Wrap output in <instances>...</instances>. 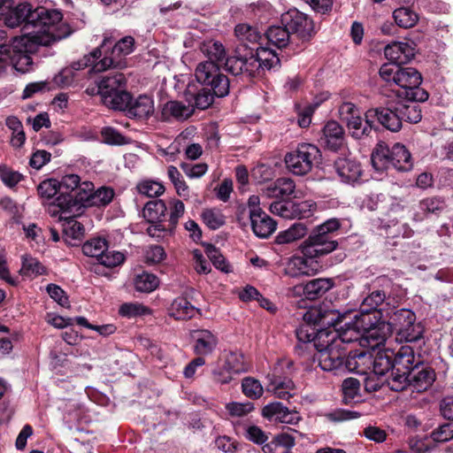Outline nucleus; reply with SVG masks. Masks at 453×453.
Segmentation results:
<instances>
[{
	"label": "nucleus",
	"instance_id": "41",
	"mask_svg": "<svg viewBox=\"0 0 453 453\" xmlns=\"http://www.w3.org/2000/svg\"><path fill=\"white\" fill-rule=\"evenodd\" d=\"M434 370H410L411 386L417 391L426 390L434 380Z\"/></svg>",
	"mask_w": 453,
	"mask_h": 453
},
{
	"label": "nucleus",
	"instance_id": "5",
	"mask_svg": "<svg viewBox=\"0 0 453 453\" xmlns=\"http://www.w3.org/2000/svg\"><path fill=\"white\" fill-rule=\"evenodd\" d=\"M74 207L75 204L65 197H57L56 202L49 207V213L62 223L65 240L72 246L81 241L85 234L83 225L74 219L81 213L73 211Z\"/></svg>",
	"mask_w": 453,
	"mask_h": 453
},
{
	"label": "nucleus",
	"instance_id": "52",
	"mask_svg": "<svg viewBox=\"0 0 453 453\" xmlns=\"http://www.w3.org/2000/svg\"><path fill=\"white\" fill-rule=\"evenodd\" d=\"M114 196V190L111 188L102 187L97 190H93L92 197L90 198L91 206H105L109 204Z\"/></svg>",
	"mask_w": 453,
	"mask_h": 453
},
{
	"label": "nucleus",
	"instance_id": "8",
	"mask_svg": "<svg viewBox=\"0 0 453 453\" xmlns=\"http://www.w3.org/2000/svg\"><path fill=\"white\" fill-rule=\"evenodd\" d=\"M395 324L396 338L399 342H411L422 337L424 329L420 323H416V315L407 309H401L395 312L392 318Z\"/></svg>",
	"mask_w": 453,
	"mask_h": 453
},
{
	"label": "nucleus",
	"instance_id": "6",
	"mask_svg": "<svg viewBox=\"0 0 453 453\" xmlns=\"http://www.w3.org/2000/svg\"><path fill=\"white\" fill-rule=\"evenodd\" d=\"M320 156V150L317 146L302 143L286 155L285 163L289 172L295 175L303 176L310 173L319 163Z\"/></svg>",
	"mask_w": 453,
	"mask_h": 453
},
{
	"label": "nucleus",
	"instance_id": "26",
	"mask_svg": "<svg viewBox=\"0 0 453 453\" xmlns=\"http://www.w3.org/2000/svg\"><path fill=\"white\" fill-rule=\"evenodd\" d=\"M321 140L327 148L337 150L342 145L344 140L342 127L334 120L328 121L323 128Z\"/></svg>",
	"mask_w": 453,
	"mask_h": 453
},
{
	"label": "nucleus",
	"instance_id": "7",
	"mask_svg": "<svg viewBox=\"0 0 453 453\" xmlns=\"http://www.w3.org/2000/svg\"><path fill=\"white\" fill-rule=\"evenodd\" d=\"M82 252L87 257H95L106 267H115L125 260L123 253L109 250L108 241L104 237H93L82 245Z\"/></svg>",
	"mask_w": 453,
	"mask_h": 453
},
{
	"label": "nucleus",
	"instance_id": "35",
	"mask_svg": "<svg viewBox=\"0 0 453 453\" xmlns=\"http://www.w3.org/2000/svg\"><path fill=\"white\" fill-rule=\"evenodd\" d=\"M166 205L161 199L151 200L143 207L142 216L149 223L161 222L166 211Z\"/></svg>",
	"mask_w": 453,
	"mask_h": 453
},
{
	"label": "nucleus",
	"instance_id": "33",
	"mask_svg": "<svg viewBox=\"0 0 453 453\" xmlns=\"http://www.w3.org/2000/svg\"><path fill=\"white\" fill-rule=\"evenodd\" d=\"M308 233V229L303 223H294L288 229L280 231L275 242L278 244H290L303 239Z\"/></svg>",
	"mask_w": 453,
	"mask_h": 453
},
{
	"label": "nucleus",
	"instance_id": "59",
	"mask_svg": "<svg viewBox=\"0 0 453 453\" xmlns=\"http://www.w3.org/2000/svg\"><path fill=\"white\" fill-rule=\"evenodd\" d=\"M242 392L250 398L257 399L263 394V388L260 382L252 378H245L242 380Z\"/></svg>",
	"mask_w": 453,
	"mask_h": 453
},
{
	"label": "nucleus",
	"instance_id": "50",
	"mask_svg": "<svg viewBox=\"0 0 453 453\" xmlns=\"http://www.w3.org/2000/svg\"><path fill=\"white\" fill-rule=\"evenodd\" d=\"M386 298V294L382 290L372 291L367 296L361 304V311L359 313L377 312L376 309L380 305Z\"/></svg>",
	"mask_w": 453,
	"mask_h": 453
},
{
	"label": "nucleus",
	"instance_id": "44",
	"mask_svg": "<svg viewBox=\"0 0 453 453\" xmlns=\"http://www.w3.org/2000/svg\"><path fill=\"white\" fill-rule=\"evenodd\" d=\"M134 285L136 291L150 293L158 287L159 280L153 273L142 272L135 276Z\"/></svg>",
	"mask_w": 453,
	"mask_h": 453
},
{
	"label": "nucleus",
	"instance_id": "21",
	"mask_svg": "<svg viewBox=\"0 0 453 453\" xmlns=\"http://www.w3.org/2000/svg\"><path fill=\"white\" fill-rule=\"evenodd\" d=\"M310 260H313V258L307 257L303 255V257H292L285 266V274L292 278L315 274L317 273V269L313 268Z\"/></svg>",
	"mask_w": 453,
	"mask_h": 453
},
{
	"label": "nucleus",
	"instance_id": "64",
	"mask_svg": "<svg viewBox=\"0 0 453 453\" xmlns=\"http://www.w3.org/2000/svg\"><path fill=\"white\" fill-rule=\"evenodd\" d=\"M431 437L437 442H446L453 439V424L447 423L440 426L433 431Z\"/></svg>",
	"mask_w": 453,
	"mask_h": 453
},
{
	"label": "nucleus",
	"instance_id": "53",
	"mask_svg": "<svg viewBox=\"0 0 453 453\" xmlns=\"http://www.w3.org/2000/svg\"><path fill=\"white\" fill-rule=\"evenodd\" d=\"M205 252L207 257L217 269L224 273H228L231 271L230 265L215 246L208 244L205 248Z\"/></svg>",
	"mask_w": 453,
	"mask_h": 453
},
{
	"label": "nucleus",
	"instance_id": "12",
	"mask_svg": "<svg viewBox=\"0 0 453 453\" xmlns=\"http://www.w3.org/2000/svg\"><path fill=\"white\" fill-rule=\"evenodd\" d=\"M338 242L334 238H326L314 232L301 244L303 256L317 259L336 250Z\"/></svg>",
	"mask_w": 453,
	"mask_h": 453
},
{
	"label": "nucleus",
	"instance_id": "24",
	"mask_svg": "<svg viewBox=\"0 0 453 453\" xmlns=\"http://www.w3.org/2000/svg\"><path fill=\"white\" fill-rule=\"evenodd\" d=\"M201 52L208 58L207 61H213L215 64L226 67V61L231 58L227 57L224 45L214 40L204 41L200 45Z\"/></svg>",
	"mask_w": 453,
	"mask_h": 453
},
{
	"label": "nucleus",
	"instance_id": "45",
	"mask_svg": "<svg viewBox=\"0 0 453 453\" xmlns=\"http://www.w3.org/2000/svg\"><path fill=\"white\" fill-rule=\"evenodd\" d=\"M290 32L284 26H273L267 29L265 35L267 40L278 48H283L288 45L289 42Z\"/></svg>",
	"mask_w": 453,
	"mask_h": 453
},
{
	"label": "nucleus",
	"instance_id": "3",
	"mask_svg": "<svg viewBox=\"0 0 453 453\" xmlns=\"http://www.w3.org/2000/svg\"><path fill=\"white\" fill-rule=\"evenodd\" d=\"M62 13L58 10L43 6L32 10L28 16L26 33L19 37L16 47L27 44L30 40L41 46H49L67 37L72 31L69 26L62 21Z\"/></svg>",
	"mask_w": 453,
	"mask_h": 453
},
{
	"label": "nucleus",
	"instance_id": "4",
	"mask_svg": "<svg viewBox=\"0 0 453 453\" xmlns=\"http://www.w3.org/2000/svg\"><path fill=\"white\" fill-rule=\"evenodd\" d=\"M134 39L132 36H125L116 42L112 36L105 35L99 48L91 53L93 58H99L104 52V58L94 64L95 72H104L109 68L123 69L127 66L125 57L133 52Z\"/></svg>",
	"mask_w": 453,
	"mask_h": 453
},
{
	"label": "nucleus",
	"instance_id": "17",
	"mask_svg": "<svg viewBox=\"0 0 453 453\" xmlns=\"http://www.w3.org/2000/svg\"><path fill=\"white\" fill-rule=\"evenodd\" d=\"M226 70L234 75L241 73L247 74L248 76L259 75L262 67L254 55L246 58H232L226 61Z\"/></svg>",
	"mask_w": 453,
	"mask_h": 453
},
{
	"label": "nucleus",
	"instance_id": "36",
	"mask_svg": "<svg viewBox=\"0 0 453 453\" xmlns=\"http://www.w3.org/2000/svg\"><path fill=\"white\" fill-rule=\"evenodd\" d=\"M46 273V268L39 260L30 255L22 256V265L19 269V274L27 278H35Z\"/></svg>",
	"mask_w": 453,
	"mask_h": 453
},
{
	"label": "nucleus",
	"instance_id": "18",
	"mask_svg": "<svg viewBox=\"0 0 453 453\" xmlns=\"http://www.w3.org/2000/svg\"><path fill=\"white\" fill-rule=\"evenodd\" d=\"M191 339L194 342V351L197 355H208L211 353L218 344L217 336L206 329L193 330L190 333Z\"/></svg>",
	"mask_w": 453,
	"mask_h": 453
},
{
	"label": "nucleus",
	"instance_id": "23",
	"mask_svg": "<svg viewBox=\"0 0 453 453\" xmlns=\"http://www.w3.org/2000/svg\"><path fill=\"white\" fill-rule=\"evenodd\" d=\"M333 283L329 279H315L311 280L304 285H297L294 288L296 294L303 292L304 296L308 299H316L331 289Z\"/></svg>",
	"mask_w": 453,
	"mask_h": 453
},
{
	"label": "nucleus",
	"instance_id": "14",
	"mask_svg": "<svg viewBox=\"0 0 453 453\" xmlns=\"http://www.w3.org/2000/svg\"><path fill=\"white\" fill-rule=\"evenodd\" d=\"M395 102L390 101L386 107H379L368 110L365 113L367 118H376L378 121L391 132H397L402 127V118L399 111L394 109Z\"/></svg>",
	"mask_w": 453,
	"mask_h": 453
},
{
	"label": "nucleus",
	"instance_id": "56",
	"mask_svg": "<svg viewBox=\"0 0 453 453\" xmlns=\"http://www.w3.org/2000/svg\"><path fill=\"white\" fill-rule=\"evenodd\" d=\"M360 383L357 379L348 378L342 383L343 403H349L358 394Z\"/></svg>",
	"mask_w": 453,
	"mask_h": 453
},
{
	"label": "nucleus",
	"instance_id": "20",
	"mask_svg": "<svg viewBox=\"0 0 453 453\" xmlns=\"http://www.w3.org/2000/svg\"><path fill=\"white\" fill-rule=\"evenodd\" d=\"M193 113L194 105L192 104H185L175 100L165 103L162 109V117L165 120L182 121L191 117Z\"/></svg>",
	"mask_w": 453,
	"mask_h": 453
},
{
	"label": "nucleus",
	"instance_id": "60",
	"mask_svg": "<svg viewBox=\"0 0 453 453\" xmlns=\"http://www.w3.org/2000/svg\"><path fill=\"white\" fill-rule=\"evenodd\" d=\"M208 86L213 90V93L218 97H223L226 96L229 92V80L228 78L222 74L219 73L215 79H213L212 82Z\"/></svg>",
	"mask_w": 453,
	"mask_h": 453
},
{
	"label": "nucleus",
	"instance_id": "43",
	"mask_svg": "<svg viewBox=\"0 0 453 453\" xmlns=\"http://www.w3.org/2000/svg\"><path fill=\"white\" fill-rule=\"evenodd\" d=\"M234 33L238 40L247 47H250L249 43L256 44L261 39V33L257 28L248 24L237 25Z\"/></svg>",
	"mask_w": 453,
	"mask_h": 453
},
{
	"label": "nucleus",
	"instance_id": "19",
	"mask_svg": "<svg viewBox=\"0 0 453 453\" xmlns=\"http://www.w3.org/2000/svg\"><path fill=\"white\" fill-rule=\"evenodd\" d=\"M335 170L343 182L354 183L362 174L361 165L349 157H339L334 163Z\"/></svg>",
	"mask_w": 453,
	"mask_h": 453
},
{
	"label": "nucleus",
	"instance_id": "30",
	"mask_svg": "<svg viewBox=\"0 0 453 453\" xmlns=\"http://www.w3.org/2000/svg\"><path fill=\"white\" fill-rule=\"evenodd\" d=\"M395 111H399L402 121L410 123H418L422 119L421 108L418 104L409 100H398L394 106Z\"/></svg>",
	"mask_w": 453,
	"mask_h": 453
},
{
	"label": "nucleus",
	"instance_id": "40",
	"mask_svg": "<svg viewBox=\"0 0 453 453\" xmlns=\"http://www.w3.org/2000/svg\"><path fill=\"white\" fill-rule=\"evenodd\" d=\"M219 65L213 61L201 62L196 68V78L198 82L209 85L219 73Z\"/></svg>",
	"mask_w": 453,
	"mask_h": 453
},
{
	"label": "nucleus",
	"instance_id": "61",
	"mask_svg": "<svg viewBox=\"0 0 453 453\" xmlns=\"http://www.w3.org/2000/svg\"><path fill=\"white\" fill-rule=\"evenodd\" d=\"M227 410L231 417H243L254 410V404L251 402L246 403H229L226 404Z\"/></svg>",
	"mask_w": 453,
	"mask_h": 453
},
{
	"label": "nucleus",
	"instance_id": "34",
	"mask_svg": "<svg viewBox=\"0 0 453 453\" xmlns=\"http://www.w3.org/2000/svg\"><path fill=\"white\" fill-rule=\"evenodd\" d=\"M296 185L289 178H280L273 184H270L263 193L268 197H283L292 195Z\"/></svg>",
	"mask_w": 453,
	"mask_h": 453
},
{
	"label": "nucleus",
	"instance_id": "9",
	"mask_svg": "<svg viewBox=\"0 0 453 453\" xmlns=\"http://www.w3.org/2000/svg\"><path fill=\"white\" fill-rule=\"evenodd\" d=\"M371 319V324L363 326L364 336L361 339V347L375 349L382 345L392 334V325L378 319L377 312H366Z\"/></svg>",
	"mask_w": 453,
	"mask_h": 453
},
{
	"label": "nucleus",
	"instance_id": "37",
	"mask_svg": "<svg viewBox=\"0 0 453 453\" xmlns=\"http://www.w3.org/2000/svg\"><path fill=\"white\" fill-rule=\"evenodd\" d=\"M415 362V356L412 348L410 346H402L398 351L395 354L393 362L390 363L388 359V365H391V368L398 365L402 368H418L419 362Z\"/></svg>",
	"mask_w": 453,
	"mask_h": 453
},
{
	"label": "nucleus",
	"instance_id": "58",
	"mask_svg": "<svg viewBox=\"0 0 453 453\" xmlns=\"http://www.w3.org/2000/svg\"><path fill=\"white\" fill-rule=\"evenodd\" d=\"M340 226L339 219L333 218L316 226L312 232L326 238H333V234L339 230Z\"/></svg>",
	"mask_w": 453,
	"mask_h": 453
},
{
	"label": "nucleus",
	"instance_id": "25",
	"mask_svg": "<svg viewBox=\"0 0 453 453\" xmlns=\"http://www.w3.org/2000/svg\"><path fill=\"white\" fill-rule=\"evenodd\" d=\"M94 188L92 182L85 180L79 184L73 195L58 196V197L70 199L75 204L73 211H80L81 208L90 207V198L92 197Z\"/></svg>",
	"mask_w": 453,
	"mask_h": 453
},
{
	"label": "nucleus",
	"instance_id": "15",
	"mask_svg": "<svg viewBox=\"0 0 453 453\" xmlns=\"http://www.w3.org/2000/svg\"><path fill=\"white\" fill-rule=\"evenodd\" d=\"M6 10L3 11L0 14V20H2L9 27H16L24 23L23 30L26 33V27L28 24V16L32 12L30 4H19L16 6L12 5L10 1L6 3Z\"/></svg>",
	"mask_w": 453,
	"mask_h": 453
},
{
	"label": "nucleus",
	"instance_id": "62",
	"mask_svg": "<svg viewBox=\"0 0 453 453\" xmlns=\"http://www.w3.org/2000/svg\"><path fill=\"white\" fill-rule=\"evenodd\" d=\"M326 418L333 422H342L347 420H351L355 418H358L361 417V413L353 411H347L343 409H337L327 412Z\"/></svg>",
	"mask_w": 453,
	"mask_h": 453
},
{
	"label": "nucleus",
	"instance_id": "31",
	"mask_svg": "<svg viewBox=\"0 0 453 453\" xmlns=\"http://www.w3.org/2000/svg\"><path fill=\"white\" fill-rule=\"evenodd\" d=\"M421 81V74L415 68L400 67L394 84L407 92V90H410L411 88L420 85Z\"/></svg>",
	"mask_w": 453,
	"mask_h": 453
},
{
	"label": "nucleus",
	"instance_id": "48",
	"mask_svg": "<svg viewBox=\"0 0 453 453\" xmlns=\"http://www.w3.org/2000/svg\"><path fill=\"white\" fill-rule=\"evenodd\" d=\"M255 58L257 59L259 63V66L262 67V70H270L275 66H277L280 63V59L275 52L267 48L259 47L256 50Z\"/></svg>",
	"mask_w": 453,
	"mask_h": 453
},
{
	"label": "nucleus",
	"instance_id": "54",
	"mask_svg": "<svg viewBox=\"0 0 453 453\" xmlns=\"http://www.w3.org/2000/svg\"><path fill=\"white\" fill-rule=\"evenodd\" d=\"M81 182V178L77 174L65 175L58 182L60 196L73 195Z\"/></svg>",
	"mask_w": 453,
	"mask_h": 453
},
{
	"label": "nucleus",
	"instance_id": "46",
	"mask_svg": "<svg viewBox=\"0 0 453 453\" xmlns=\"http://www.w3.org/2000/svg\"><path fill=\"white\" fill-rule=\"evenodd\" d=\"M364 375L365 376L364 379L365 388L368 392L379 390L387 382V372L384 370H380V372L377 370H369Z\"/></svg>",
	"mask_w": 453,
	"mask_h": 453
},
{
	"label": "nucleus",
	"instance_id": "39",
	"mask_svg": "<svg viewBox=\"0 0 453 453\" xmlns=\"http://www.w3.org/2000/svg\"><path fill=\"white\" fill-rule=\"evenodd\" d=\"M387 373L391 372L387 377V384L394 391H402L411 386L410 370H386Z\"/></svg>",
	"mask_w": 453,
	"mask_h": 453
},
{
	"label": "nucleus",
	"instance_id": "63",
	"mask_svg": "<svg viewBox=\"0 0 453 453\" xmlns=\"http://www.w3.org/2000/svg\"><path fill=\"white\" fill-rule=\"evenodd\" d=\"M180 167L184 173L188 178L191 179L200 178L203 176L208 170V165L205 163H199L194 165L183 163L181 164Z\"/></svg>",
	"mask_w": 453,
	"mask_h": 453
},
{
	"label": "nucleus",
	"instance_id": "27",
	"mask_svg": "<svg viewBox=\"0 0 453 453\" xmlns=\"http://www.w3.org/2000/svg\"><path fill=\"white\" fill-rule=\"evenodd\" d=\"M267 378L269 390L273 391L277 397L288 400L294 395L295 384L291 379L275 374H268Z\"/></svg>",
	"mask_w": 453,
	"mask_h": 453
},
{
	"label": "nucleus",
	"instance_id": "32",
	"mask_svg": "<svg viewBox=\"0 0 453 453\" xmlns=\"http://www.w3.org/2000/svg\"><path fill=\"white\" fill-rule=\"evenodd\" d=\"M196 309L186 298H175L168 308L169 316L175 319H188L195 316Z\"/></svg>",
	"mask_w": 453,
	"mask_h": 453
},
{
	"label": "nucleus",
	"instance_id": "29",
	"mask_svg": "<svg viewBox=\"0 0 453 453\" xmlns=\"http://www.w3.org/2000/svg\"><path fill=\"white\" fill-rule=\"evenodd\" d=\"M391 160L393 168L400 172H408L412 166L411 153L404 145L395 143L391 148Z\"/></svg>",
	"mask_w": 453,
	"mask_h": 453
},
{
	"label": "nucleus",
	"instance_id": "2",
	"mask_svg": "<svg viewBox=\"0 0 453 453\" xmlns=\"http://www.w3.org/2000/svg\"><path fill=\"white\" fill-rule=\"evenodd\" d=\"M126 78L123 73L103 77L98 84L92 88H87L88 94L96 91L101 96L102 102L111 109L127 111L129 116L137 119H147L154 113V101L152 97L142 95L132 100L126 91Z\"/></svg>",
	"mask_w": 453,
	"mask_h": 453
},
{
	"label": "nucleus",
	"instance_id": "28",
	"mask_svg": "<svg viewBox=\"0 0 453 453\" xmlns=\"http://www.w3.org/2000/svg\"><path fill=\"white\" fill-rule=\"evenodd\" d=\"M371 162L377 172H383L389 167H393L391 149L384 142L378 143L371 155Z\"/></svg>",
	"mask_w": 453,
	"mask_h": 453
},
{
	"label": "nucleus",
	"instance_id": "55",
	"mask_svg": "<svg viewBox=\"0 0 453 453\" xmlns=\"http://www.w3.org/2000/svg\"><path fill=\"white\" fill-rule=\"evenodd\" d=\"M243 436L246 440L257 445H263L268 441L267 434L255 425L247 426L244 429Z\"/></svg>",
	"mask_w": 453,
	"mask_h": 453
},
{
	"label": "nucleus",
	"instance_id": "57",
	"mask_svg": "<svg viewBox=\"0 0 453 453\" xmlns=\"http://www.w3.org/2000/svg\"><path fill=\"white\" fill-rule=\"evenodd\" d=\"M101 134L104 142L111 145H123L128 143L127 137L110 127H104L101 131Z\"/></svg>",
	"mask_w": 453,
	"mask_h": 453
},
{
	"label": "nucleus",
	"instance_id": "1",
	"mask_svg": "<svg viewBox=\"0 0 453 453\" xmlns=\"http://www.w3.org/2000/svg\"><path fill=\"white\" fill-rule=\"evenodd\" d=\"M316 316L314 323L328 325L333 328L320 329L318 334L319 356L315 368H380L383 365L382 357L373 359L370 351L350 350L345 356V344L358 342L361 346L363 326L372 322L368 314L348 311L340 313L335 310L319 312L312 310L306 312L304 319Z\"/></svg>",
	"mask_w": 453,
	"mask_h": 453
},
{
	"label": "nucleus",
	"instance_id": "10",
	"mask_svg": "<svg viewBox=\"0 0 453 453\" xmlns=\"http://www.w3.org/2000/svg\"><path fill=\"white\" fill-rule=\"evenodd\" d=\"M281 22L290 34H296L303 40H309L315 34L312 19L297 9H290L282 14Z\"/></svg>",
	"mask_w": 453,
	"mask_h": 453
},
{
	"label": "nucleus",
	"instance_id": "42",
	"mask_svg": "<svg viewBox=\"0 0 453 453\" xmlns=\"http://www.w3.org/2000/svg\"><path fill=\"white\" fill-rule=\"evenodd\" d=\"M371 119L365 116V122L361 118V114L357 115L348 122L347 127L352 137L356 139H361L365 136H368L372 131Z\"/></svg>",
	"mask_w": 453,
	"mask_h": 453
},
{
	"label": "nucleus",
	"instance_id": "47",
	"mask_svg": "<svg viewBox=\"0 0 453 453\" xmlns=\"http://www.w3.org/2000/svg\"><path fill=\"white\" fill-rule=\"evenodd\" d=\"M203 223L212 230L219 229L226 223V217L218 208L204 209L202 212Z\"/></svg>",
	"mask_w": 453,
	"mask_h": 453
},
{
	"label": "nucleus",
	"instance_id": "13",
	"mask_svg": "<svg viewBox=\"0 0 453 453\" xmlns=\"http://www.w3.org/2000/svg\"><path fill=\"white\" fill-rule=\"evenodd\" d=\"M19 40V37H17L13 40L7 62L10 61L12 66L18 72L25 73L31 70L33 65V61L29 56V53L35 51L37 46L41 45L30 40L27 44L26 43L25 45H19V47H16V43Z\"/></svg>",
	"mask_w": 453,
	"mask_h": 453
},
{
	"label": "nucleus",
	"instance_id": "38",
	"mask_svg": "<svg viewBox=\"0 0 453 453\" xmlns=\"http://www.w3.org/2000/svg\"><path fill=\"white\" fill-rule=\"evenodd\" d=\"M393 18L395 24L404 29L416 26L419 17L418 14L410 7H399L393 12Z\"/></svg>",
	"mask_w": 453,
	"mask_h": 453
},
{
	"label": "nucleus",
	"instance_id": "11",
	"mask_svg": "<svg viewBox=\"0 0 453 453\" xmlns=\"http://www.w3.org/2000/svg\"><path fill=\"white\" fill-rule=\"evenodd\" d=\"M270 211L285 219H308L316 211V203L311 200L300 203L277 201L270 205Z\"/></svg>",
	"mask_w": 453,
	"mask_h": 453
},
{
	"label": "nucleus",
	"instance_id": "22",
	"mask_svg": "<svg viewBox=\"0 0 453 453\" xmlns=\"http://www.w3.org/2000/svg\"><path fill=\"white\" fill-rule=\"evenodd\" d=\"M251 229L254 234L259 238H268L277 227V223L265 211L250 217Z\"/></svg>",
	"mask_w": 453,
	"mask_h": 453
},
{
	"label": "nucleus",
	"instance_id": "51",
	"mask_svg": "<svg viewBox=\"0 0 453 453\" xmlns=\"http://www.w3.org/2000/svg\"><path fill=\"white\" fill-rule=\"evenodd\" d=\"M119 312L121 316L130 319L138 316L149 315L150 314V310L142 303H126L119 307Z\"/></svg>",
	"mask_w": 453,
	"mask_h": 453
},
{
	"label": "nucleus",
	"instance_id": "49",
	"mask_svg": "<svg viewBox=\"0 0 453 453\" xmlns=\"http://www.w3.org/2000/svg\"><path fill=\"white\" fill-rule=\"evenodd\" d=\"M136 189L140 195L148 197L160 196L165 190V186L161 182L152 180L140 181L136 186Z\"/></svg>",
	"mask_w": 453,
	"mask_h": 453
},
{
	"label": "nucleus",
	"instance_id": "16",
	"mask_svg": "<svg viewBox=\"0 0 453 453\" xmlns=\"http://www.w3.org/2000/svg\"><path fill=\"white\" fill-rule=\"evenodd\" d=\"M384 55L394 64H406L415 56V45L412 42L395 41L384 48Z\"/></svg>",
	"mask_w": 453,
	"mask_h": 453
}]
</instances>
